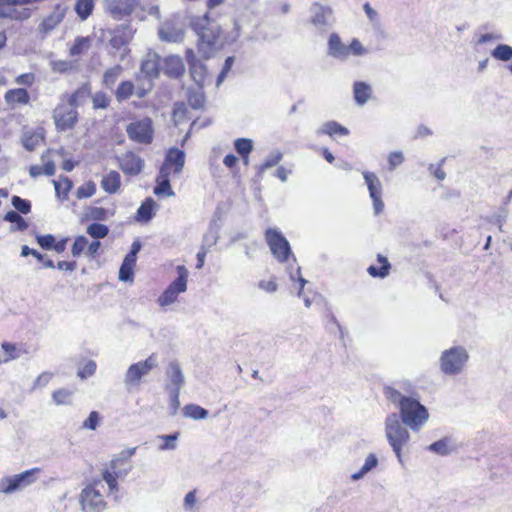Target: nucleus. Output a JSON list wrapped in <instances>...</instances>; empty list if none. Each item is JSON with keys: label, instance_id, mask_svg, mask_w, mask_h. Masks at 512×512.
<instances>
[{"label": "nucleus", "instance_id": "nucleus-1", "mask_svg": "<svg viewBox=\"0 0 512 512\" xmlns=\"http://www.w3.org/2000/svg\"><path fill=\"white\" fill-rule=\"evenodd\" d=\"M388 399L399 409V419L413 432L420 431L430 418L427 408L413 397L402 395L395 389L386 392Z\"/></svg>", "mask_w": 512, "mask_h": 512}, {"label": "nucleus", "instance_id": "nucleus-2", "mask_svg": "<svg viewBox=\"0 0 512 512\" xmlns=\"http://www.w3.org/2000/svg\"><path fill=\"white\" fill-rule=\"evenodd\" d=\"M384 426L386 439L391 446L392 451L395 453L398 461L402 463L403 447L406 446L410 441V433L408 431V427H406L399 419L397 413H390L387 415L385 418Z\"/></svg>", "mask_w": 512, "mask_h": 512}, {"label": "nucleus", "instance_id": "nucleus-3", "mask_svg": "<svg viewBox=\"0 0 512 512\" xmlns=\"http://www.w3.org/2000/svg\"><path fill=\"white\" fill-rule=\"evenodd\" d=\"M469 358V353L464 346H452L441 352L439 369L446 376H457L464 372Z\"/></svg>", "mask_w": 512, "mask_h": 512}, {"label": "nucleus", "instance_id": "nucleus-4", "mask_svg": "<svg viewBox=\"0 0 512 512\" xmlns=\"http://www.w3.org/2000/svg\"><path fill=\"white\" fill-rule=\"evenodd\" d=\"M191 26L199 37L200 45L206 44L209 47H216L219 44L220 27L209 18L208 14L194 17L191 20Z\"/></svg>", "mask_w": 512, "mask_h": 512}, {"label": "nucleus", "instance_id": "nucleus-5", "mask_svg": "<svg viewBox=\"0 0 512 512\" xmlns=\"http://www.w3.org/2000/svg\"><path fill=\"white\" fill-rule=\"evenodd\" d=\"M105 486L102 481H94L81 492L80 502L83 512H101L105 508L102 491Z\"/></svg>", "mask_w": 512, "mask_h": 512}, {"label": "nucleus", "instance_id": "nucleus-6", "mask_svg": "<svg viewBox=\"0 0 512 512\" xmlns=\"http://www.w3.org/2000/svg\"><path fill=\"white\" fill-rule=\"evenodd\" d=\"M158 366L157 356L151 354L144 361H139L129 366L125 373L124 384L128 390L138 387L143 376Z\"/></svg>", "mask_w": 512, "mask_h": 512}, {"label": "nucleus", "instance_id": "nucleus-7", "mask_svg": "<svg viewBox=\"0 0 512 512\" xmlns=\"http://www.w3.org/2000/svg\"><path fill=\"white\" fill-rule=\"evenodd\" d=\"M176 270L178 277L170 283L158 298L160 306L164 307L173 304L177 300L178 295L187 290L188 270L183 265L177 266Z\"/></svg>", "mask_w": 512, "mask_h": 512}, {"label": "nucleus", "instance_id": "nucleus-8", "mask_svg": "<svg viewBox=\"0 0 512 512\" xmlns=\"http://www.w3.org/2000/svg\"><path fill=\"white\" fill-rule=\"evenodd\" d=\"M75 94L71 95L67 104H59L53 111V119L58 130L71 129L77 121V111L74 108Z\"/></svg>", "mask_w": 512, "mask_h": 512}, {"label": "nucleus", "instance_id": "nucleus-9", "mask_svg": "<svg viewBox=\"0 0 512 512\" xmlns=\"http://www.w3.org/2000/svg\"><path fill=\"white\" fill-rule=\"evenodd\" d=\"M159 39L163 42L178 43L184 39V25L180 18L173 16L159 26Z\"/></svg>", "mask_w": 512, "mask_h": 512}, {"label": "nucleus", "instance_id": "nucleus-10", "mask_svg": "<svg viewBox=\"0 0 512 512\" xmlns=\"http://www.w3.org/2000/svg\"><path fill=\"white\" fill-rule=\"evenodd\" d=\"M362 175L368 188L369 196L372 200L374 214L379 215L384 210V202L382 200V183L378 176L373 172L364 171Z\"/></svg>", "mask_w": 512, "mask_h": 512}, {"label": "nucleus", "instance_id": "nucleus-11", "mask_svg": "<svg viewBox=\"0 0 512 512\" xmlns=\"http://www.w3.org/2000/svg\"><path fill=\"white\" fill-rule=\"evenodd\" d=\"M265 236L272 254L280 262L286 261L291 254L290 245L286 238L276 229H268Z\"/></svg>", "mask_w": 512, "mask_h": 512}, {"label": "nucleus", "instance_id": "nucleus-12", "mask_svg": "<svg viewBox=\"0 0 512 512\" xmlns=\"http://www.w3.org/2000/svg\"><path fill=\"white\" fill-rule=\"evenodd\" d=\"M126 132L129 138L139 143H150L153 139V127L150 118H143L141 120L130 123Z\"/></svg>", "mask_w": 512, "mask_h": 512}, {"label": "nucleus", "instance_id": "nucleus-13", "mask_svg": "<svg viewBox=\"0 0 512 512\" xmlns=\"http://www.w3.org/2000/svg\"><path fill=\"white\" fill-rule=\"evenodd\" d=\"M132 39V31L126 27L117 28L110 39L111 47L119 52V59L125 61L129 55L130 50L128 44Z\"/></svg>", "mask_w": 512, "mask_h": 512}, {"label": "nucleus", "instance_id": "nucleus-14", "mask_svg": "<svg viewBox=\"0 0 512 512\" xmlns=\"http://www.w3.org/2000/svg\"><path fill=\"white\" fill-rule=\"evenodd\" d=\"M67 10L68 7L66 5L57 4L53 11L39 24V32L43 33L44 35L52 32L63 21Z\"/></svg>", "mask_w": 512, "mask_h": 512}, {"label": "nucleus", "instance_id": "nucleus-15", "mask_svg": "<svg viewBox=\"0 0 512 512\" xmlns=\"http://www.w3.org/2000/svg\"><path fill=\"white\" fill-rule=\"evenodd\" d=\"M185 384V377L180 365L172 361L166 369L165 391H180Z\"/></svg>", "mask_w": 512, "mask_h": 512}, {"label": "nucleus", "instance_id": "nucleus-16", "mask_svg": "<svg viewBox=\"0 0 512 512\" xmlns=\"http://www.w3.org/2000/svg\"><path fill=\"white\" fill-rule=\"evenodd\" d=\"M185 164V153L179 149H170L160 170L166 173L179 174Z\"/></svg>", "mask_w": 512, "mask_h": 512}, {"label": "nucleus", "instance_id": "nucleus-17", "mask_svg": "<svg viewBox=\"0 0 512 512\" xmlns=\"http://www.w3.org/2000/svg\"><path fill=\"white\" fill-rule=\"evenodd\" d=\"M120 169L128 175L139 174L144 166V161L133 152H126L118 157Z\"/></svg>", "mask_w": 512, "mask_h": 512}, {"label": "nucleus", "instance_id": "nucleus-18", "mask_svg": "<svg viewBox=\"0 0 512 512\" xmlns=\"http://www.w3.org/2000/svg\"><path fill=\"white\" fill-rule=\"evenodd\" d=\"M106 9L116 19L129 15L136 6V0H105Z\"/></svg>", "mask_w": 512, "mask_h": 512}, {"label": "nucleus", "instance_id": "nucleus-19", "mask_svg": "<svg viewBox=\"0 0 512 512\" xmlns=\"http://www.w3.org/2000/svg\"><path fill=\"white\" fill-rule=\"evenodd\" d=\"M18 0H0V17L14 20H24L30 17L28 9L19 10L16 7Z\"/></svg>", "mask_w": 512, "mask_h": 512}, {"label": "nucleus", "instance_id": "nucleus-20", "mask_svg": "<svg viewBox=\"0 0 512 512\" xmlns=\"http://www.w3.org/2000/svg\"><path fill=\"white\" fill-rule=\"evenodd\" d=\"M310 12L311 22L317 29L322 30L329 25L332 17V10L329 7L315 3L312 5Z\"/></svg>", "mask_w": 512, "mask_h": 512}, {"label": "nucleus", "instance_id": "nucleus-21", "mask_svg": "<svg viewBox=\"0 0 512 512\" xmlns=\"http://www.w3.org/2000/svg\"><path fill=\"white\" fill-rule=\"evenodd\" d=\"M328 53L331 57L340 61H346L348 56V46L345 45L340 37L333 33L328 40Z\"/></svg>", "mask_w": 512, "mask_h": 512}, {"label": "nucleus", "instance_id": "nucleus-22", "mask_svg": "<svg viewBox=\"0 0 512 512\" xmlns=\"http://www.w3.org/2000/svg\"><path fill=\"white\" fill-rule=\"evenodd\" d=\"M353 96L357 105H365L372 96V87L364 81H356L353 84Z\"/></svg>", "mask_w": 512, "mask_h": 512}, {"label": "nucleus", "instance_id": "nucleus-23", "mask_svg": "<svg viewBox=\"0 0 512 512\" xmlns=\"http://www.w3.org/2000/svg\"><path fill=\"white\" fill-rule=\"evenodd\" d=\"M39 468H32L29 470H25L20 474L13 475L16 490L24 489L31 484L35 483L37 480V475L39 474Z\"/></svg>", "mask_w": 512, "mask_h": 512}, {"label": "nucleus", "instance_id": "nucleus-24", "mask_svg": "<svg viewBox=\"0 0 512 512\" xmlns=\"http://www.w3.org/2000/svg\"><path fill=\"white\" fill-rule=\"evenodd\" d=\"M379 465V460L376 456L375 453H370L367 455V457L365 458V461L363 463V465L361 466V468L351 474V480L352 481H359L361 479H363L365 477V475H367L368 473L374 471Z\"/></svg>", "mask_w": 512, "mask_h": 512}, {"label": "nucleus", "instance_id": "nucleus-25", "mask_svg": "<svg viewBox=\"0 0 512 512\" xmlns=\"http://www.w3.org/2000/svg\"><path fill=\"white\" fill-rule=\"evenodd\" d=\"M428 450L440 456H447L456 451V444L449 437H444L428 446Z\"/></svg>", "mask_w": 512, "mask_h": 512}, {"label": "nucleus", "instance_id": "nucleus-26", "mask_svg": "<svg viewBox=\"0 0 512 512\" xmlns=\"http://www.w3.org/2000/svg\"><path fill=\"white\" fill-rule=\"evenodd\" d=\"M121 185V177L117 171H110L101 180L102 189L108 194H115Z\"/></svg>", "mask_w": 512, "mask_h": 512}, {"label": "nucleus", "instance_id": "nucleus-27", "mask_svg": "<svg viewBox=\"0 0 512 512\" xmlns=\"http://www.w3.org/2000/svg\"><path fill=\"white\" fill-rule=\"evenodd\" d=\"M141 73L149 79L156 78L159 74V62L157 54H149L141 63Z\"/></svg>", "mask_w": 512, "mask_h": 512}, {"label": "nucleus", "instance_id": "nucleus-28", "mask_svg": "<svg viewBox=\"0 0 512 512\" xmlns=\"http://www.w3.org/2000/svg\"><path fill=\"white\" fill-rule=\"evenodd\" d=\"M169 175V173L160 170L159 175L157 176L156 179L157 185L154 188V193L157 196L166 195L168 197H171L175 195L173 190L171 189Z\"/></svg>", "mask_w": 512, "mask_h": 512}, {"label": "nucleus", "instance_id": "nucleus-29", "mask_svg": "<svg viewBox=\"0 0 512 512\" xmlns=\"http://www.w3.org/2000/svg\"><path fill=\"white\" fill-rule=\"evenodd\" d=\"M165 70L169 76L178 77L183 74L185 67L179 56L171 55L165 59Z\"/></svg>", "mask_w": 512, "mask_h": 512}, {"label": "nucleus", "instance_id": "nucleus-30", "mask_svg": "<svg viewBox=\"0 0 512 512\" xmlns=\"http://www.w3.org/2000/svg\"><path fill=\"white\" fill-rule=\"evenodd\" d=\"M317 134H327L331 137L333 136H346L349 134V130L339 124L336 121H328L325 122L318 130Z\"/></svg>", "mask_w": 512, "mask_h": 512}, {"label": "nucleus", "instance_id": "nucleus-31", "mask_svg": "<svg viewBox=\"0 0 512 512\" xmlns=\"http://www.w3.org/2000/svg\"><path fill=\"white\" fill-rule=\"evenodd\" d=\"M155 201L147 198L137 210L136 220L139 222H148L152 219L154 213Z\"/></svg>", "mask_w": 512, "mask_h": 512}, {"label": "nucleus", "instance_id": "nucleus-32", "mask_svg": "<svg viewBox=\"0 0 512 512\" xmlns=\"http://www.w3.org/2000/svg\"><path fill=\"white\" fill-rule=\"evenodd\" d=\"M5 100L9 104H27L29 102V94L27 90L22 88L11 89L6 92Z\"/></svg>", "mask_w": 512, "mask_h": 512}, {"label": "nucleus", "instance_id": "nucleus-33", "mask_svg": "<svg viewBox=\"0 0 512 512\" xmlns=\"http://www.w3.org/2000/svg\"><path fill=\"white\" fill-rule=\"evenodd\" d=\"M377 260H378V262L381 263V267L378 268L376 266L371 265L368 267L367 272L372 277L385 278L389 274L391 265H390L388 259L381 254L377 255Z\"/></svg>", "mask_w": 512, "mask_h": 512}, {"label": "nucleus", "instance_id": "nucleus-34", "mask_svg": "<svg viewBox=\"0 0 512 512\" xmlns=\"http://www.w3.org/2000/svg\"><path fill=\"white\" fill-rule=\"evenodd\" d=\"M52 183L60 199H65L73 186L72 181L66 176H61L59 180H53Z\"/></svg>", "mask_w": 512, "mask_h": 512}, {"label": "nucleus", "instance_id": "nucleus-35", "mask_svg": "<svg viewBox=\"0 0 512 512\" xmlns=\"http://www.w3.org/2000/svg\"><path fill=\"white\" fill-rule=\"evenodd\" d=\"M183 415L193 420H202L207 418L208 410L196 404H188L183 408Z\"/></svg>", "mask_w": 512, "mask_h": 512}, {"label": "nucleus", "instance_id": "nucleus-36", "mask_svg": "<svg viewBox=\"0 0 512 512\" xmlns=\"http://www.w3.org/2000/svg\"><path fill=\"white\" fill-rule=\"evenodd\" d=\"M491 56L502 62L512 60V46L508 44H498L492 51Z\"/></svg>", "mask_w": 512, "mask_h": 512}, {"label": "nucleus", "instance_id": "nucleus-37", "mask_svg": "<svg viewBox=\"0 0 512 512\" xmlns=\"http://www.w3.org/2000/svg\"><path fill=\"white\" fill-rule=\"evenodd\" d=\"M43 141V135L40 132L25 133L22 137V143L26 150L34 151Z\"/></svg>", "mask_w": 512, "mask_h": 512}, {"label": "nucleus", "instance_id": "nucleus-38", "mask_svg": "<svg viewBox=\"0 0 512 512\" xmlns=\"http://www.w3.org/2000/svg\"><path fill=\"white\" fill-rule=\"evenodd\" d=\"M283 154L280 151L272 152L265 161L257 167L258 176H262L263 173L276 165L282 160Z\"/></svg>", "mask_w": 512, "mask_h": 512}, {"label": "nucleus", "instance_id": "nucleus-39", "mask_svg": "<svg viewBox=\"0 0 512 512\" xmlns=\"http://www.w3.org/2000/svg\"><path fill=\"white\" fill-rule=\"evenodd\" d=\"M94 0H78L75 4V12L81 20H86L92 13Z\"/></svg>", "mask_w": 512, "mask_h": 512}, {"label": "nucleus", "instance_id": "nucleus-40", "mask_svg": "<svg viewBox=\"0 0 512 512\" xmlns=\"http://www.w3.org/2000/svg\"><path fill=\"white\" fill-rule=\"evenodd\" d=\"M90 48V39L88 37H77L70 48V55L80 56Z\"/></svg>", "mask_w": 512, "mask_h": 512}, {"label": "nucleus", "instance_id": "nucleus-41", "mask_svg": "<svg viewBox=\"0 0 512 512\" xmlns=\"http://www.w3.org/2000/svg\"><path fill=\"white\" fill-rule=\"evenodd\" d=\"M86 232L95 240L105 238L109 233L108 226L100 223H92L86 228Z\"/></svg>", "mask_w": 512, "mask_h": 512}, {"label": "nucleus", "instance_id": "nucleus-42", "mask_svg": "<svg viewBox=\"0 0 512 512\" xmlns=\"http://www.w3.org/2000/svg\"><path fill=\"white\" fill-rule=\"evenodd\" d=\"M134 84L131 81H123L119 84L115 96L118 101L127 100L134 93Z\"/></svg>", "mask_w": 512, "mask_h": 512}, {"label": "nucleus", "instance_id": "nucleus-43", "mask_svg": "<svg viewBox=\"0 0 512 512\" xmlns=\"http://www.w3.org/2000/svg\"><path fill=\"white\" fill-rule=\"evenodd\" d=\"M121 73L122 67L120 65H115L114 67L107 69L103 76L104 85L108 88H111L115 84Z\"/></svg>", "mask_w": 512, "mask_h": 512}, {"label": "nucleus", "instance_id": "nucleus-44", "mask_svg": "<svg viewBox=\"0 0 512 512\" xmlns=\"http://www.w3.org/2000/svg\"><path fill=\"white\" fill-rule=\"evenodd\" d=\"M234 148L240 156L249 155L253 151V141L249 138H238L234 142Z\"/></svg>", "mask_w": 512, "mask_h": 512}, {"label": "nucleus", "instance_id": "nucleus-45", "mask_svg": "<svg viewBox=\"0 0 512 512\" xmlns=\"http://www.w3.org/2000/svg\"><path fill=\"white\" fill-rule=\"evenodd\" d=\"M72 391L67 389H59L52 394L53 401L56 405H70L72 403Z\"/></svg>", "mask_w": 512, "mask_h": 512}, {"label": "nucleus", "instance_id": "nucleus-46", "mask_svg": "<svg viewBox=\"0 0 512 512\" xmlns=\"http://www.w3.org/2000/svg\"><path fill=\"white\" fill-rule=\"evenodd\" d=\"M190 74L192 79L196 84L199 86H202L204 80H205V67L202 64V62H198L196 64H192L189 66Z\"/></svg>", "mask_w": 512, "mask_h": 512}, {"label": "nucleus", "instance_id": "nucleus-47", "mask_svg": "<svg viewBox=\"0 0 512 512\" xmlns=\"http://www.w3.org/2000/svg\"><path fill=\"white\" fill-rule=\"evenodd\" d=\"M4 220L16 224V230L24 231L28 228V224L23 217L13 210L5 214Z\"/></svg>", "mask_w": 512, "mask_h": 512}, {"label": "nucleus", "instance_id": "nucleus-48", "mask_svg": "<svg viewBox=\"0 0 512 512\" xmlns=\"http://www.w3.org/2000/svg\"><path fill=\"white\" fill-rule=\"evenodd\" d=\"M188 103L193 109H201L204 106L205 97L201 88L189 92Z\"/></svg>", "mask_w": 512, "mask_h": 512}, {"label": "nucleus", "instance_id": "nucleus-49", "mask_svg": "<svg viewBox=\"0 0 512 512\" xmlns=\"http://www.w3.org/2000/svg\"><path fill=\"white\" fill-rule=\"evenodd\" d=\"M178 436L179 433L158 436V438L164 442L162 445L159 446V449L161 451L176 449Z\"/></svg>", "mask_w": 512, "mask_h": 512}, {"label": "nucleus", "instance_id": "nucleus-50", "mask_svg": "<svg viewBox=\"0 0 512 512\" xmlns=\"http://www.w3.org/2000/svg\"><path fill=\"white\" fill-rule=\"evenodd\" d=\"M96 192V184L92 181H88L78 187L76 191V196L78 199L89 198L93 196Z\"/></svg>", "mask_w": 512, "mask_h": 512}, {"label": "nucleus", "instance_id": "nucleus-51", "mask_svg": "<svg viewBox=\"0 0 512 512\" xmlns=\"http://www.w3.org/2000/svg\"><path fill=\"white\" fill-rule=\"evenodd\" d=\"M96 362L93 360H87L82 367L78 369L77 376L81 379H87L94 375L96 371Z\"/></svg>", "mask_w": 512, "mask_h": 512}, {"label": "nucleus", "instance_id": "nucleus-52", "mask_svg": "<svg viewBox=\"0 0 512 512\" xmlns=\"http://www.w3.org/2000/svg\"><path fill=\"white\" fill-rule=\"evenodd\" d=\"M15 481L12 476H5L0 479V493L2 494H12L16 492Z\"/></svg>", "mask_w": 512, "mask_h": 512}, {"label": "nucleus", "instance_id": "nucleus-53", "mask_svg": "<svg viewBox=\"0 0 512 512\" xmlns=\"http://www.w3.org/2000/svg\"><path fill=\"white\" fill-rule=\"evenodd\" d=\"M87 245L88 239L85 236L76 237L71 249L72 255L74 257H79L85 251Z\"/></svg>", "mask_w": 512, "mask_h": 512}, {"label": "nucleus", "instance_id": "nucleus-54", "mask_svg": "<svg viewBox=\"0 0 512 512\" xmlns=\"http://www.w3.org/2000/svg\"><path fill=\"white\" fill-rule=\"evenodd\" d=\"M11 203L14 206V208L20 213L27 214L31 210V203L28 200L22 199L19 196H13L11 199Z\"/></svg>", "mask_w": 512, "mask_h": 512}, {"label": "nucleus", "instance_id": "nucleus-55", "mask_svg": "<svg viewBox=\"0 0 512 512\" xmlns=\"http://www.w3.org/2000/svg\"><path fill=\"white\" fill-rule=\"evenodd\" d=\"M368 53V50L362 45V43L354 38L348 46V56H363Z\"/></svg>", "mask_w": 512, "mask_h": 512}, {"label": "nucleus", "instance_id": "nucleus-56", "mask_svg": "<svg viewBox=\"0 0 512 512\" xmlns=\"http://www.w3.org/2000/svg\"><path fill=\"white\" fill-rule=\"evenodd\" d=\"M404 162V156L401 151H394L388 155V169L394 171Z\"/></svg>", "mask_w": 512, "mask_h": 512}, {"label": "nucleus", "instance_id": "nucleus-57", "mask_svg": "<svg viewBox=\"0 0 512 512\" xmlns=\"http://www.w3.org/2000/svg\"><path fill=\"white\" fill-rule=\"evenodd\" d=\"M363 9L372 26L378 28L380 26V16L378 12L373 9L369 3H365Z\"/></svg>", "mask_w": 512, "mask_h": 512}, {"label": "nucleus", "instance_id": "nucleus-58", "mask_svg": "<svg viewBox=\"0 0 512 512\" xmlns=\"http://www.w3.org/2000/svg\"><path fill=\"white\" fill-rule=\"evenodd\" d=\"M118 476V473L117 472H109V471H105L103 473V480H101L103 483L105 482L108 487H109V490L111 492H114V491H117L118 490V484H117V480H116V477Z\"/></svg>", "mask_w": 512, "mask_h": 512}, {"label": "nucleus", "instance_id": "nucleus-59", "mask_svg": "<svg viewBox=\"0 0 512 512\" xmlns=\"http://www.w3.org/2000/svg\"><path fill=\"white\" fill-rule=\"evenodd\" d=\"M133 268L134 267L122 262V265L119 270V280H121L123 282H132L133 281Z\"/></svg>", "mask_w": 512, "mask_h": 512}, {"label": "nucleus", "instance_id": "nucleus-60", "mask_svg": "<svg viewBox=\"0 0 512 512\" xmlns=\"http://www.w3.org/2000/svg\"><path fill=\"white\" fill-rule=\"evenodd\" d=\"M100 415L96 411L90 412L88 418L83 422V428L95 430L99 424Z\"/></svg>", "mask_w": 512, "mask_h": 512}, {"label": "nucleus", "instance_id": "nucleus-61", "mask_svg": "<svg viewBox=\"0 0 512 512\" xmlns=\"http://www.w3.org/2000/svg\"><path fill=\"white\" fill-rule=\"evenodd\" d=\"M258 287H259V289L265 291L266 293L272 294L277 291L278 284L276 283V281L274 279L260 280L258 282Z\"/></svg>", "mask_w": 512, "mask_h": 512}, {"label": "nucleus", "instance_id": "nucleus-62", "mask_svg": "<svg viewBox=\"0 0 512 512\" xmlns=\"http://www.w3.org/2000/svg\"><path fill=\"white\" fill-rule=\"evenodd\" d=\"M169 394L170 397V409L171 414L175 415L180 407V400H179V394L180 391H166Z\"/></svg>", "mask_w": 512, "mask_h": 512}, {"label": "nucleus", "instance_id": "nucleus-63", "mask_svg": "<svg viewBox=\"0 0 512 512\" xmlns=\"http://www.w3.org/2000/svg\"><path fill=\"white\" fill-rule=\"evenodd\" d=\"M37 242L43 249H52L55 243V237L51 234L37 236Z\"/></svg>", "mask_w": 512, "mask_h": 512}, {"label": "nucleus", "instance_id": "nucleus-64", "mask_svg": "<svg viewBox=\"0 0 512 512\" xmlns=\"http://www.w3.org/2000/svg\"><path fill=\"white\" fill-rule=\"evenodd\" d=\"M1 347L9 355L8 358L4 360V362H8L11 359H16L19 357V354L17 353V347L15 344L10 342H3Z\"/></svg>", "mask_w": 512, "mask_h": 512}]
</instances>
